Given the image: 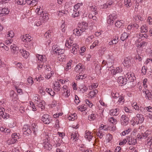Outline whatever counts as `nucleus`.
Returning <instances> with one entry per match:
<instances>
[{
	"mask_svg": "<svg viewBox=\"0 0 152 152\" xmlns=\"http://www.w3.org/2000/svg\"><path fill=\"white\" fill-rule=\"evenodd\" d=\"M96 118V114L92 112L88 117V120L90 121H93Z\"/></svg>",
	"mask_w": 152,
	"mask_h": 152,
	"instance_id": "29",
	"label": "nucleus"
},
{
	"mask_svg": "<svg viewBox=\"0 0 152 152\" xmlns=\"http://www.w3.org/2000/svg\"><path fill=\"white\" fill-rule=\"evenodd\" d=\"M123 63L124 66H127L130 64V61L128 58H126L124 59Z\"/></svg>",
	"mask_w": 152,
	"mask_h": 152,
	"instance_id": "21",
	"label": "nucleus"
},
{
	"mask_svg": "<svg viewBox=\"0 0 152 152\" xmlns=\"http://www.w3.org/2000/svg\"><path fill=\"white\" fill-rule=\"evenodd\" d=\"M147 70V67L145 66H142L141 70L142 73H143L144 75H145L146 73Z\"/></svg>",
	"mask_w": 152,
	"mask_h": 152,
	"instance_id": "47",
	"label": "nucleus"
},
{
	"mask_svg": "<svg viewBox=\"0 0 152 152\" xmlns=\"http://www.w3.org/2000/svg\"><path fill=\"white\" fill-rule=\"evenodd\" d=\"M151 132L150 131L147 130L144 133H142V135L140 137V139H145L146 138H148L147 139H149V140L152 138L151 134Z\"/></svg>",
	"mask_w": 152,
	"mask_h": 152,
	"instance_id": "7",
	"label": "nucleus"
},
{
	"mask_svg": "<svg viewBox=\"0 0 152 152\" xmlns=\"http://www.w3.org/2000/svg\"><path fill=\"white\" fill-rule=\"evenodd\" d=\"M1 116L3 118H6L7 119L8 118V116L7 115V114L5 112H4L5 111V109L3 107L1 108Z\"/></svg>",
	"mask_w": 152,
	"mask_h": 152,
	"instance_id": "18",
	"label": "nucleus"
},
{
	"mask_svg": "<svg viewBox=\"0 0 152 152\" xmlns=\"http://www.w3.org/2000/svg\"><path fill=\"white\" fill-rule=\"evenodd\" d=\"M51 33L52 32L51 31L49 30L46 32L45 34L44 35L47 38H48L49 37H50Z\"/></svg>",
	"mask_w": 152,
	"mask_h": 152,
	"instance_id": "46",
	"label": "nucleus"
},
{
	"mask_svg": "<svg viewBox=\"0 0 152 152\" xmlns=\"http://www.w3.org/2000/svg\"><path fill=\"white\" fill-rule=\"evenodd\" d=\"M117 17L115 13L109 15L107 20L108 23L110 24L113 23V22L114 20Z\"/></svg>",
	"mask_w": 152,
	"mask_h": 152,
	"instance_id": "9",
	"label": "nucleus"
},
{
	"mask_svg": "<svg viewBox=\"0 0 152 152\" xmlns=\"http://www.w3.org/2000/svg\"><path fill=\"white\" fill-rule=\"evenodd\" d=\"M14 36V34L12 31H10L8 32V34H7V37H10L12 38Z\"/></svg>",
	"mask_w": 152,
	"mask_h": 152,
	"instance_id": "44",
	"label": "nucleus"
},
{
	"mask_svg": "<svg viewBox=\"0 0 152 152\" xmlns=\"http://www.w3.org/2000/svg\"><path fill=\"white\" fill-rule=\"evenodd\" d=\"M113 138V137L112 135L110 134H107L106 135V139L107 140L108 142H109Z\"/></svg>",
	"mask_w": 152,
	"mask_h": 152,
	"instance_id": "42",
	"label": "nucleus"
},
{
	"mask_svg": "<svg viewBox=\"0 0 152 152\" xmlns=\"http://www.w3.org/2000/svg\"><path fill=\"white\" fill-rule=\"evenodd\" d=\"M127 141L128 142L129 145H134L137 143L136 139H134L132 137H127Z\"/></svg>",
	"mask_w": 152,
	"mask_h": 152,
	"instance_id": "13",
	"label": "nucleus"
},
{
	"mask_svg": "<svg viewBox=\"0 0 152 152\" xmlns=\"http://www.w3.org/2000/svg\"><path fill=\"white\" fill-rule=\"evenodd\" d=\"M79 46L77 44H75V46H73L71 51V52L74 54H76L77 51L79 50Z\"/></svg>",
	"mask_w": 152,
	"mask_h": 152,
	"instance_id": "20",
	"label": "nucleus"
},
{
	"mask_svg": "<svg viewBox=\"0 0 152 152\" xmlns=\"http://www.w3.org/2000/svg\"><path fill=\"white\" fill-rule=\"evenodd\" d=\"M134 19L135 21L136 22H137L139 20H140L141 21L143 20V18H142L141 17L138 15L135 16L134 17Z\"/></svg>",
	"mask_w": 152,
	"mask_h": 152,
	"instance_id": "41",
	"label": "nucleus"
},
{
	"mask_svg": "<svg viewBox=\"0 0 152 152\" xmlns=\"http://www.w3.org/2000/svg\"><path fill=\"white\" fill-rule=\"evenodd\" d=\"M124 110L126 112H128L129 113H131L132 112V110H129V109L126 107H124Z\"/></svg>",
	"mask_w": 152,
	"mask_h": 152,
	"instance_id": "63",
	"label": "nucleus"
},
{
	"mask_svg": "<svg viewBox=\"0 0 152 152\" xmlns=\"http://www.w3.org/2000/svg\"><path fill=\"white\" fill-rule=\"evenodd\" d=\"M98 91L96 89L91 91L89 92V95L91 97H94L98 93Z\"/></svg>",
	"mask_w": 152,
	"mask_h": 152,
	"instance_id": "31",
	"label": "nucleus"
},
{
	"mask_svg": "<svg viewBox=\"0 0 152 152\" xmlns=\"http://www.w3.org/2000/svg\"><path fill=\"white\" fill-rule=\"evenodd\" d=\"M86 107H85V105H82L81 106H79L77 107V109L79 110L83 111L85 110Z\"/></svg>",
	"mask_w": 152,
	"mask_h": 152,
	"instance_id": "51",
	"label": "nucleus"
},
{
	"mask_svg": "<svg viewBox=\"0 0 152 152\" xmlns=\"http://www.w3.org/2000/svg\"><path fill=\"white\" fill-rule=\"evenodd\" d=\"M121 21H117L115 23V26L117 27H120L122 26L123 23Z\"/></svg>",
	"mask_w": 152,
	"mask_h": 152,
	"instance_id": "39",
	"label": "nucleus"
},
{
	"mask_svg": "<svg viewBox=\"0 0 152 152\" xmlns=\"http://www.w3.org/2000/svg\"><path fill=\"white\" fill-rule=\"evenodd\" d=\"M71 138H73V140L74 141H76L77 140H78V137H77V135L76 134H72L71 135Z\"/></svg>",
	"mask_w": 152,
	"mask_h": 152,
	"instance_id": "49",
	"label": "nucleus"
},
{
	"mask_svg": "<svg viewBox=\"0 0 152 152\" xmlns=\"http://www.w3.org/2000/svg\"><path fill=\"white\" fill-rule=\"evenodd\" d=\"M117 81L120 85L122 86V85H124L126 84L127 80L126 78H124L123 76H119L118 77Z\"/></svg>",
	"mask_w": 152,
	"mask_h": 152,
	"instance_id": "8",
	"label": "nucleus"
},
{
	"mask_svg": "<svg viewBox=\"0 0 152 152\" xmlns=\"http://www.w3.org/2000/svg\"><path fill=\"white\" fill-rule=\"evenodd\" d=\"M44 147L45 149L50 151L52 149V146L49 142H47L44 144Z\"/></svg>",
	"mask_w": 152,
	"mask_h": 152,
	"instance_id": "30",
	"label": "nucleus"
},
{
	"mask_svg": "<svg viewBox=\"0 0 152 152\" xmlns=\"http://www.w3.org/2000/svg\"><path fill=\"white\" fill-rule=\"evenodd\" d=\"M10 11L8 9L6 8H3L2 9L1 12V15L3 14L2 16L8 14L9 13Z\"/></svg>",
	"mask_w": 152,
	"mask_h": 152,
	"instance_id": "23",
	"label": "nucleus"
},
{
	"mask_svg": "<svg viewBox=\"0 0 152 152\" xmlns=\"http://www.w3.org/2000/svg\"><path fill=\"white\" fill-rule=\"evenodd\" d=\"M125 77L128 78V81H129L130 85L131 86L133 87L136 85V83H134V77H132L131 73L129 72L127 73L125 75ZM129 83V82H128V83Z\"/></svg>",
	"mask_w": 152,
	"mask_h": 152,
	"instance_id": "3",
	"label": "nucleus"
},
{
	"mask_svg": "<svg viewBox=\"0 0 152 152\" xmlns=\"http://www.w3.org/2000/svg\"><path fill=\"white\" fill-rule=\"evenodd\" d=\"M35 104H37L39 107H40L41 109L43 110L45 109V102L41 100L37 101L35 102Z\"/></svg>",
	"mask_w": 152,
	"mask_h": 152,
	"instance_id": "15",
	"label": "nucleus"
},
{
	"mask_svg": "<svg viewBox=\"0 0 152 152\" xmlns=\"http://www.w3.org/2000/svg\"><path fill=\"white\" fill-rule=\"evenodd\" d=\"M129 118L125 115H122L120 119L121 124L124 126L127 125L129 123Z\"/></svg>",
	"mask_w": 152,
	"mask_h": 152,
	"instance_id": "4",
	"label": "nucleus"
},
{
	"mask_svg": "<svg viewBox=\"0 0 152 152\" xmlns=\"http://www.w3.org/2000/svg\"><path fill=\"white\" fill-rule=\"evenodd\" d=\"M12 141L14 143L17 140V139L19 138V137L17 135L16 133H14L12 134Z\"/></svg>",
	"mask_w": 152,
	"mask_h": 152,
	"instance_id": "22",
	"label": "nucleus"
},
{
	"mask_svg": "<svg viewBox=\"0 0 152 152\" xmlns=\"http://www.w3.org/2000/svg\"><path fill=\"white\" fill-rule=\"evenodd\" d=\"M30 107L32 108V109L33 111H35L36 110V108L34 104L32 102H30Z\"/></svg>",
	"mask_w": 152,
	"mask_h": 152,
	"instance_id": "53",
	"label": "nucleus"
},
{
	"mask_svg": "<svg viewBox=\"0 0 152 152\" xmlns=\"http://www.w3.org/2000/svg\"><path fill=\"white\" fill-rule=\"evenodd\" d=\"M27 80L28 83L29 84H30L31 85H32L34 83L33 79L31 77H29L28 78Z\"/></svg>",
	"mask_w": 152,
	"mask_h": 152,
	"instance_id": "56",
	"label": "nucleus"
},
{
	"mask_svg": "<svg viewBox=\"0 0 152 152\" xmlns=\"http://www.w3.org/2000/svg\"><path fill=\"white\" fill-rule=\"evenodd\" d=\"M111 95L113 98H117L118 97H119V94L118 93H115V92H112Z\"/></svg>",
	"mask_w": 152,
	"mask_h": 152,
	"instance_id": "43",
	"label": "nucleus"
},
{
	"mask_svg": "<svg viewBox=\"0 0 152 152\" xmlns=\"http://www.w3.org/2000/svg\"><path fill=\"white\" fill-rule=\"evenodd\" d=\"M45 63H43L41 62L40 63L38 62V69H39L42 68L43 66L45 65Z\"/></svg>",
	"mask_w": 152,
	"mask_h": 152,
	"instance_id": "50",
	"label": "nucleus"
},
{
	"mask_svg": "<svg viewBox=\"0 0 152 152\" xmlns=\"http://www.w3.org/2000/svg\"><path fill=\"white\" fill-rule=\"evenodd\" d=\"M10 48L12 49V52L13 54H17L18 51L19 50V48L15 44H13L10 46Z\"/></svg>",
	"mask_w": 152,
	"mask_h": 152,
	"instance_id": "14",
	"label": "nucleus"
},
{
	"mask_svg": "<svg viewBox=\"0 0 152 152\" xmlns=\"http://www.w3.org/2000/svg\"><path fill=\"white\" fill-rule=\"evenodd\" d=\"M85 137L89 141H90L93 137V136L91 134V132L88 131L86 130L85 132Z\"/></svg>",
	"mask_w": 152,
	"mask_h": 152,
	"instance_id": "17",
	"label": "nucleus"
},
{
	"mask_svg": "<svg viewBox=\"0 0 152 152\" xmlns=\"http://www.w3.org/2000/svg\"><path fill=\"white\" fill-rule=\"evenodd\" d=\"M53 53L54 54H58V55H60V57L58 58L61 57V58H64L65 56L63 54L65 51L64 49H60L59 48L57 47L56 45L53 46L52 48Z\"/></svg>",
	"mask_w": 152,
	"mask_h": 152,
	"instance_id": "1",
	"label": "nucleus"
},
{
	"mask_svg": "<svg viewBox=\"0 0 152 152\" xmlns=\"http://www.w3.org/2000/svg\"><path fill=\"white\" fill-rule=\"evenodd\" d=\"M83 5L82 3H78L74 6V9L73 10H77L79 9L81 6Z\"/></svg>",
	"mask_w": 152,
	"mask_h": 152,
	"instance_id": "37",
	"label": "nucleus"
},
{
	"mask_svg": "<svg viewBox=\"0 0 152 152\" xmlns=\"http://www.w3.org/2000/svg\"><path fill=\"white\" fill-rule=\"evenodd\" d=\"M19 51L21 54V55L25 58H27L29 55V53L24 50L23 49H20L19 50Z\"/></svg>",
	"mask_w": 152,
	"mask_h": 152,
	"instance_id": "16",
	"label": "nucleus"
},
{
	"mask_svg": "<svg viewBox=\"0 0 152 152\" xmlns=\"http://www.w3.org/2000/svg\"><path fill=\"white\" fill-rule=\"evenodd\" d=\"M88 23L85 22H82L79 24L78 27L79 30L82 32L85 31V30L87 29Z\"/></svg>",
	"mask_w": 152,
	"mask_h": 152,
	"instance_id": "5",
	"label": "nucleus"
},
{
	"mask_svg": "<svg viewBox=\"0 0 152 152\" xmlns=\"http://www.w3.org/2000/svg\"><path fill=\"white\" fill-rule=\"evenodd\" d=\"M131 129L129 128L128 130H126L124 131L122 133V134L123 135H125L126 134H128L129 132H130L131 131Z\"/></svg>",
	"mask_w": 152,
	"mask_h": 152,
	"instance_id": "59",
	"label": "nucleus"
},
{
	"mask_svg": "<svg viewBox=\"0 0 152 152\" xmlns=\"http://www.w3.org/2000/svg\"><path fill=\"white\" fill-rule=\"evenodd\" d=\"M48 15V13H43L42 16H40L41 18H40V19L42 23H45L48 20L49 18Z\"/></svg>",
	"mask_w": 152,
	"mask_h": 152,
	"instance_id": "10",
	"label": "nucleus"
},
{
	"mask_svg": "<svg viewBox=\"0 0 152 152\" xmlns=\"http://www.w3.org/2000/svg\"><path fill=\"white\" fill-rule=\"evenodd\" d=\"M74 12L72 15V16L74 18L78 17L80 15V11H78L77 12V10H73Z\"/></svg>",
	"mask_w": 152,
	"mask_h": 152,
	"instance_id": "35",
	"label": "nucleus"
},
{
	"mask_svg": "<svg viewBox=\"0 0 152 152\" xmlns=\"http://www.w3.org/2000/svg\"><path fill=\"white\" fill-rule=\"evenodd\" d=\"M37 56V57L38 60L39 61V63L41 62L43 63H45L47 60L46 56L45 55H41L38 54Z\"/></svg>",
	"mask_w": 152,
	"mask_h": 152,
	"instance_id": "11",
	"label": "nucleus"
},
{
	"mask_svg": "<svg viewBox=\"0 0 152 152\" xmlns=\"http://www.w3.org/2000/svg\"><path fill=\"white\" fill-rule=\"evenodd\" d=\"M90 9L93 12H95L97 9L95 5L90 6L89 7Z\"/></svg>",
	"mask_w": 152,
	"mask_h": 152,
	"instance_id": "55",
	"label": "nucleus"
},
{
	"mask_svg": "<svg viewBox=\"0 0 152 152\" xmlns=\"http://www.w3.org/2000/svg\"><path fill=\"white\" fill-rule=\"evenodd\" d=\"M98 86V84L97 83H93L92 84L91 86H90V89H92L96 88Z\"/></svg>",
	"mask_w": 152,
	"mask_h": 152,
	"instance_id": "52",
	"label": "nucleus"
},
{
	"mask_svg": "<svg viewBox=\"0 0 152 152\" xmlns=\"http://www.w3.org/2000/svg\"><path fill=\"white\" fill-rule=\"evenodd\" d=\"M146 117H147V118L148 120L149 119L151 120H152V115L150 113H148L146 114Z\"/></svg>",
	"mask_w": 152,
	"mask_h": 152,
	"instance_id": "64",
	"label": "nucleus"
},
{
	"mask_svg": "<svg viewBox=\"0 0 152 152\" xmlns=\"http://www.w3.org/2000/svg\"><path fill=\"white\" fill-rule=\"evenodd\" d=\"M143 93L145 92V96L148 97V99L151 100L152 98V95L151 92H150L148 90L145 91H143Z\"/></svg>",
	"mask_w": 152,
	"mask_h": 152,
	"instance_id": "27",
	"label": "nucleus"
},
{
	"mask_svg": "<svg viewBox=\"0 0 152 152\" xmlns=\"http://www.w3.org/2000/svg\"><path fill=\"white\" fill-rule=\"evenodd\" d=\"M54 88L55 91L58 92L60 91L61 87L59 86V83L58 82H56L54 84Z\"/></svg>",
	"mask_w": 152,
	"mask_h": 152,
	"instance_id": "25",
	"label": "nucleus"
},
{
	"mask_svg": "<svg viewBox=\"0 0 152 152\" xmlns=\"http://www.w3.org/2000/svg\"><path fill=\"white\" fill-rule=\"evenodd\" d=\"M86 77V76L85 75H80L78 76H77L76 77V79L77 80H80V79L82 80L85 78Z\"/></svg>",
	"mask_w": 152,
	"mask_h": 152,
	"instance_id": "40",
	"label": "nucleus"
},
{
	"mask_svg": "<svg viewBox=\"0 0 152 152\" xmlns=\"http://www.w3.org/2000/svg\"><path fill=\"white\" fill-rule=\"evenodd\" d=\"M51 117L47 114H44L42 117V120L45 124H48L50 122Z\"/></svg>",
	"mask_w": 152,
	"mask_h": 152,
	"instance_id": "6",
	"label": "nucleus"
},
{
	"mask_svg": "<svg viewBox=\"0 0 152 152\" xmlns=\"http://www.w3.org/2000/svg\"><path fill=\"white\" fill-rule=\"evenodd\" d=\"M144 119L143 115L141 114H137L136 117L132 118V120L136 124H138L139 123H142L144 121Z\"/></svg>",
	"mask_w": 152,
	"mask_h": 152,
	"instance_id": "2",
	"label": "nucleus"
},
{
	"mask_svg": "<svg viewBox=\"0 0 152 152\" xmlns=\"http://www.w3.org/2000/svg\"><path fill=\"white\" fill-rule=\"evenodd\" d=\"M115 70V74H116L117 73H118L122 72L123 69H122V68H121V67H118L116 68V69Z\"/></svg>",
	"mask_w": 152,
	"mask_h": 152,
	"instance_id": "54",
	"label": "nucleus"
},
{
	"mask_svg": "<svg viewBox=\"0 0 152 152\" xmlns=\"http://www.w3.org/2000/svg\"><path fill=\"white\" fill-rule=\"evenodd\" d=\"M127 142V137L124 139L122 141H121L119 143V145H121L125 144Z\"/></svg>",
	"mask_w": 152,
	"mask_h": 152,
	"instance_id": "48",
	"label": "nucleus"
},
{
	"mask_svg": "<svg viewBox=\"0 0 152 152\" xmlns=\"http://www.w3.org/2000/svg\"><path fill=\"white\" fill-rule=\"evenodd\" d=\"M32 129L34 133H35L37 131V126L34 124H32Z\"/></svg>",
	"mask_w": 152,
	"mask_h": 152,
	"instance_id": "45",
	"label": "nucleus"
},
{
	"mask_svg": "<svg viewBox=\"0 0 152 152\" xmlns=\"http://www.w3.org/2000/svg\"><path fill=\"white\" fill-rule=\"evenodd\" d=\"M128 35L126 32H124L121 34L120 39L121 40L124 41L128 37Z\"/></svg>",
	"mask_w": 152,
	"mask_h": 152,
	"instance_id": "26",
	"label": "nucleus"
},
{
	"mask_svg": "<svg viewBox=\"0 0 152 152\" xmlns=\"http://www.w3.org/2000/svg\"><path fill=\"white\" fill-rule=\"evenodd\" d=\"M140 28L141 32L142 33H146L148 31V28L145 25L142 26Z\"/></svg>",
	"mask_w": 152,
	"mask_h": 152,
	"instance_id": "28",
	"label": "nucleus"
},
{
	"mask_svg": "<svg viewBox=\"0 0 152 152\" xmlns=\"http://www.w3.org/2000/svg\"><path fill=\"white\" fill-rule=\"evenodd\" d=\"M1 131L4 132L6 133V134H7L8 133L10 132V130L9 129H7L6 128H4L3 127H1Z\"/></svg>",
	"mask_w": 152,
	"mask_h": 152,
	"instance_id": "34",
	"label": "nucleus"
},
{
	"mask_svg": "<svg viewBox=\"0 0 152 152\" xmlns=\"http://www.w3.org/2000/svg\"><path fill=\"white\" fill-rule=\"evenodd\" d=\"M108 120L109 122L114 124H115L117 123V121L116 119L114 118L113 117H111L109 118Z\"/></svg>",
	"mask_w": 152,
	"mask_h": 152,
	"instance_id": "36",
	"label": "nucleus"
},
{
	"mask_svg": "<svg viewBox=\"0 0 152 152\" xmlns=\"http://www.w3.org/2000/svg\"><path fill=\"white\" fill-rule=\"evenodd\" d=\"M85 102L86 104L89 106V107H91L93 106V104L88 99H86L85 100Z\"/></svg>",
	"mask_w": 152,
	"mask_h": 152,
	"instance_id": "58",
	"label": "nucleus"
},
{
	"mask_svg": "<svg viewBox=\"0 0 152 152\" xmlns=\"http://www.w3.org/2000/svg\"><path fill=\"white\" fill-rule=\"evenodd\" d=\"M132 106L133 107L134 109L136 110H137L138 111H140L142 112H145L144 111L145 110V109L142 107H139L138 105L137 104V103L135 102L134 103L132 104Z\"/></svg>",
	"mask_w": 152,
	"mask_h": 152,
	"instance_id": "12",
	"label": "nucleus"
},
{
	"mask_svg": "<svg viewBox=\"0 0 152 152\" xmlns=\"http://www.w3.org/2000/svg\"><path fill=\"white\" fill-rule=\"evenodd\" d=\"M80 89V91H81L83 93L86 91L88 90V88L86 86H83L82 88H79Z\"/></svg>",
	"mask_w": 152,
	"mask_h": 152,
	"instance_id": "61",
	"label": "nucleus"
},
{
	"mask_svg": "<svg viewBox=\"0 0 152 152\" xmlns=\"http://www.w3.org/2000/svg\"><path fill=\"white\" fill-rule=\"evenodd\" d=\"M118 110L119 109L118 108H116L115 109H111L110 111L109 114L111 115H117L118 114Z\"/></svg>",
	"mask_w": 152,
	"mask_h": 152,
	"instance_id": "19",
	"label": "nucleus"
},
{
	"mask_svg": "<svg viewBox=\"0 0 152 152\" xmlns=\"http://www.w3.org/2000/svg\"><path fill=\"white\" fill-rule=\"evenodd\" d=\"M147 45V43L146 42L143 41L138 45L137 47H139L140 48L146 46Z\"/></svg>",
	"mask_w": 152,
	"mask_h": 152,
	"instance_id": "38",
	"label": "nucleus"
},
{
	"mask_svg": "<svg viewBox=\"0 0 152 152\" xmlns=\"http://www.w3.org/2000/svg\"><path fill=\"white\" fill-rule=\"evenodd\" d=\"M93 38L94 36L93 35L89 36L88 38L86 39V42H89L91 41Z\"/></svg>",
	"mask_w": 152,
	"mask_h": 152,
	"instance_id": "62",
	"label": "nucleus"
},
{
	"mask_svg": "<svg viewBox=\"0 0 152 152\" xmlns=\"http://www.w3.org/2000/svg\"><path fill=\"white\" fill-rule=\"evenodd\" d=\"M82 32L80 31L79 28L75 29L73 31V33L76 35L79 36L81 35Z\"/></svg>",
	"mask_w": 152,
	"mask_h": 152,
	"instance_id": "24",
	"label": "nucleus"
},
{
	"mask_svg": "<svg viewBox=\"0 0 152 152\" xmlns=\"http://www.w3.org/2000/svg\"><path fill=\"white\" fill-rule=\"evenodd\" d=\"M124 4L126 7H130L132 4L131 0H124Z\"/></svg>",
	"mask_w": 152,
	"mask_h": 152,
	"instance_id": "33",
	"label": "nucleus"
},
{
	"mask_svg": "<svg viewBox=\"0 0 152 152\" xmlns=\"http://www.w3.org/2000/svg\"><path fill=\"white\" fill-rule=\"evenodd\" d=\"M72 43V41L71 39H69V40H68L66 41L65 45L66 46L69 48H71Z\"/></svg>",
	"mask_w": 152,
	"mask_h": 152,
	"instance_id": "32",
	"label": "nucleus"
},
{
	"mask_svg": "<svg viewBox=\"0 0 152 152\" xmlns=\"http://www.w3.org/2000/svg\"><path fill=\"white\" fill-rule=\"evenodd\" d=\"M53 72L52 71H51L50 72V73L48 74L47 75H46L45 76V77H47L48 79H49L50 78V77L53 75Z\"/></svg>",
	"mask_w": 152,
	"mask_h": 152,
	"instance_id": "60",
	"label": "nucleus"
},
{
	"mask_svg": "<svg viewBox=\"0 0 152 152\" xmlns=\"http://www.w3.org/2000/svg\"><path fill=\"white\" fill-rule=\"evenodd\" d=\"M83 66L81 65L80 64H78L75 67V70H80L81 69H82Z\"/></svg>",
	"mask_w": 152,
	"mask_h": 152,
	"instance_id": "57",
	"label": "nucleus"
}]
</instances>
